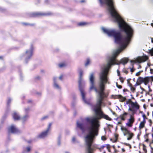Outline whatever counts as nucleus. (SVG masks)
I'll list each match as a JSON object with an SVG mask.
<instances>
[{
	"mask_svg": "<svg viewBox=\"0 0 153 153\" xmlns=\"http://www.w3.org/2000/svg\"><path fill=\"white\" fill-rule=\"evenodd\" d=\"M11 101V100L10 98H8L7 101V104L8 105H9Z\"/></svg>",
	"mask_w": 153,
	"mask_h": 153,
	"instance_id": "393cba45",
	"label": "nucleus"
},
{
	"mask_svg": "<svg viewBox=\"0 0 153 153\" xmlns=\"http://www.w3.org/2000/svg\"><path fill=\"white\" fill-rule=\"evenodd\" d=\"M150 73L151 74H153V69L150 68Z\"/></svg>",
	"mask_w": 153,
	"mask_h": 153,
	"instance_id": "4c0bfd02",
	"label": "nucleus"
},
{
	"mask_svg": "<svg viewBox=\"0 0 153 153\" xmlns=\"http://www.w3.org/2000/svg\"><path fill=\"white\" fill-rule=\"evenodd\" d=\"M128 114V113L126 112L124 113L123 114L121 115L120 116V118L121 120H125L126 118V116Z\"/></svg>",
	"mask_w": 153,
	"mask_h": 153,
	"instance_id": "2eb2a0df",
	"label": "nucleus"
},
{
	"mask_svg": "<svg viewBox=\"0 0 153 153\" xmlns=\"http://www.w3.org/2000/svg\"><path fill=\"white\" fill-rule=\"evenodd\" d=\"M29 117L28 115L26 114L22 118L21 120L23 122H24L27 120Z\"/></svg>",
	"mask_w": 153,
	"mask_h": 153,
	"instance_id": "f3484780",
	"label": "nucleus"
},
{
	"mask_svg": "<svg viewBox=\"0 0 153 153\" xmlns=\"http://www.w3.org/2000/svg\"><path fill=\"white\" fill-rule=\"evenodd\" d=\"M33 46L32 45H31L30 48L26 51L24 55V56L25 60H27L31 58L33 55Z\"/></svg>",
	"mask_w": 153,
	"mask_h": 153,
	"instance_id": "423d86ee",
	"label": "nucleus"
},
{
	"mask_svg": "<svg viewBox=\"0 0 153 153\" xmlns=\"http://www.w3.org/2000/svg\"><path fill=\"white\" fill-rule=\"evenodd\" d=\"M152 79V81H153V76L152 77H151Z\"/></svg>",
	"mask_w": 153,
	"mask_h": 153,
	"instance_id": "603ef678",
	"label": "nucleus"
},
{
	"mask_svg": "<svg viewBox=\"0 0 153 153\" xmlns=\"http://www.w3.org/2000/svg\"><path fill=\"white\" fill-rule=\"evenodd\" d=\"M103 153H105V151H103Z\"/></svg>",
	"mask_w": 153,
	"mask_h": 153,
	"instance_id": "864d4df0",
	"label": "nucleus"
},
{
	"mask_svg": "<svg viewBox=\"0 0 153 153\" xmlns=\"http://www.w3.org/2000/svg\"><path fill=\"white\" fill-rule=\"evenodd\" d=\"M125 73L126 74H127L128 73V72L127 71H126L125 72Z\"/></svg>",
	"mask_w": 153,
	"mask_h": 153,
	"instance_id": "8fccbe9b",
	"label": "nucleus"
},
{
	"mask_svg": "<svg viewBox=\"0 0 153 153\" xmlns=\"http://www.w3.org/2000/svg\"><path fill=\"white\" fill-rule=\"evenodd\" d=\"M148 121L149 123V125L150 126H151L152 124V121L150 119H149L148 120Z\"/></svg>",
	"mask_w": 153,
	"mask_h": 153,
	"instance_id": "c85d7f7f",
	"label": "nucleus"
},
{
	"mask_svg": "<svg viewBox=\"0 0 153 153\" xmlns=\"http://www.w3.org/2000/svg\"><path fill=\"white\" fill-rule=\"evenodd\" d=\"M151 41L152 43H153V38H151Z\"/></svg>",
	"mask_w": 153,
	"mask_h": 153,
	"instance_id": "de8ad7c7",
	"label": "nucleus"
},
{
	"mask_svg": "<svg viewBox=\"0 0 153 153\" xmlns=\"http://www.w3.org/2000/svg\"><path fill=\"white\" fill-rule=\"evenodd\" d=\"M79 90L81 92V94L82 96V99L85 103L89 104V102L86 101L85 98V92L83 87L85 86V82L82 79V76L83 75V71L81 70H79Z\"/></svg>",
	"mask_w": 153,
	"mask_h": 153,
	"instance_id": "7ed1b4c3",
	"label": "nucleus"
},
{
	"mask_svg": "<svg viewBox=\"0 0 153 153\" xmlns=\"http://www.w3.org/2000/svg\"><path fill=\"white\" fill-rule=\"evenodd\" d=\"M152 137L153 138V127L152 128Z\"/></svg>",
	"mask_w": 153,
	"mask_h": 153,
	"instance_id": "37998d69",
	"label": "nucleus"
},
{
	"mask_svg": "<svg viewBox=\"0 0 153 153\" xmlns=\"http://www.w3.org/2000/svg\"><path fill=\"white\" fill-rule=\"evenodd\" d=\"M143 150L145 152H147V150H146V148L145 147H143Z\"/></svg>",
	"mask_w": 153,
	"mask_h": 153,
	"instance_id": "ea45409f",
	"label": "nucleus"
},
{
	"mask_svg": "<svg viewBox=\"0 0 153 153\" xmlns=\"http://www.w3.org/2000/svg\"><path fill=\"white\" fill-rule=\"evenodd\" d=\"M121 130L123 133L124 136H127V140H130L131 139L132 137L134 136V134L131 132L130 131L128 130L126 127H121Z\"/></svg>",
	"mask_w": 153,
	"mask_h": 153,
	"instance_id": "39448f33",
	"label": "nucleus"
},
{
	"mask_svg": "<svg viewBox=\"0 0 153 153\" xmlns=\"http://www.w3.org/2000/svg\"><path fill=\"white\" fill-rule=\"evenodd\" d=\"M142 117L143 118V120H144L145 121H146V119H147V117H146V116L145 114H144V113H143V114H142Z\"/></svg>",
	"mask_w": 153,
	"mask_h": 153,
	"instance_id": "bb28decb",
	"label": "nucleus"
},
{
	"mask_svg": "<svg viewBox=\"0 0 153 153\" xmlns=\"http://www.w3.org/2000/svg\"><path fill=\"white\" fill-rule=\"evenodd\" d=\"M145 153H146V152H145Z\"/></svg>",
	"mask_w": 153,
	"mask_h": 153,
	"instance_id": "0e129e2a",
	"label": "nucleus"
},
{
	"mask_svg": "<svg viewBox=\"0 0 153 153\" xmlns=\"http://www.w3.org/2000/svg\"><path fill=\"white\" fill-rule=\"evenodd\" d=\"M140 85V84H139V83H138L137 81L136 83L134 85L136 86L138 85Z\"/></svg>",
	"mask_w": 153,
	"mask_h": 153,
	"instance_id": "79ce46f5",
	"label": "nucleus"
},
{
	"mask_svg": "<svg viewBox=\"0 0 153 153\" xmlns=\"http://www.w3.org/2000/svg\"><path fill=\"white\" fill-rule=\"evenodd\" d=\"M151 25L153 27V23H152Z\"/></svg>",
	"mask_w": 153,
	"mask_h": 153,
	"instance_id": "5fc2aeb1",
	"label": "nucleus"
},
{
	"mask_svg": "<svg viewBox=\"0 0 153 153\" xmlns=\"http://www.w3.org/2000/svg\"><path fill=\"white\" fill-rule=\"evenodd\" d=\"M130 71L131 72V73H132L134 71V69L133 68H130Z\"/></svg>",
	"mask_w": 153,
	"mask_h": 153,
	"instance_id": "e433bc0d",
	"label": "nucleus"
},
{
	"mask_svg": "<svg viewBox=\"0 0 153 153\" xmlns=\"http://www.w3.org/2000/svg\"><path fill=\"white\" fill-rule=\"evenodd\" d=\"M13 118L15 120H18L20 119V117L18 113L14 112L12 115Z\"/></svg>",
	"mask_w": 153,
	"mask_h": 153,
	"instance_id": "ddd939ff",
	"label": "nucleus"
},
{
	"mask_svg": "<svg viewBox=\"0 0 153 153\" xmlns=\"http://www.w3.org/2000/svg\"><path fill=\"white\" fill-rule=\"evenodd\" d=\"M58 144H59V145L60 144V143L59 142H59H58Z\"/></svg>",
	"mask_w": 153,
	"mask_h": 153,
	"instance_id": "6e6d98bb",
	"label": "nucleus"
},
{
	"mask_svg": "<svg viewBox=\"0 0 153 153\" xmlns=\"http://www.w3.org/2000/svg\"><path fill=\"white\" fill-rule=\"evenodd\" d=\"M90 63V60L89 59H87L86 62L85 63V66H88Z\"/></svg>",
	"mask_w": 153,
	"mask_h": 153,
	"instance_id": "5701e85b",
	"label": "nucleus"
},
{
	"mask_svg": "<svg viewBox=\"0 0 153 153\" xmlns=\"http://www.w3.org/2000/svg\"><path fill=\"white\" fill-rule=\"evenodd\" d=\"M45 117H44L43 118V119H44L45 118Z\"/></svg>",
	"mask_w": 153,
	"mask_h": 153,
	"instance_id": "bf43d9fd",
	"label": "nucleus"
},
{
	"mask_svg": "<svg viewBox=\"0 0 153 153\" xmlns=\"http://www.w3.org/2000/svg\"><path fill=\"white\" fill-rule=\"evenodd\" d=\"M149 52L152 56H153V48L149 50Z\"/></svg>",
	"mask_w": 153,
	"mask_h": 153,
	"instance_id": "4be33fe9",
	"label": "nucleus"
},
{
	"mask_svg": "<svg viewBox=\"0 0 153 153\" xmlns=\"http://www.w3.org/2000/svg\"><path fill=\"white\" fill-rule=\"evenodd\" d=\"M63 76L62 75H61L59 77V79L62 80L63 78Z\"/></svg>",
	"mask_w": 153,
	"mask_h": 153,
	"instance_id": "a19ab883",
	"label": "nucleus"
},
{
	"mask_svg": "<svg viewBox=\"0 0 153 153\" xmlns=\"http://www.w3.org/2000/svg\"><path fill=\"white\" fill-rule=\"evenodd\" d=\"M152 115H153V111L152 112Z\"/></svg>",
	"mask_w": 153,
	"mask_h": 153,
	"instance_id": "e2e57ef3",
	"label": "nucleus"
},
{
	"mask_svg": "<svg viewBox=\"0 0 153 153\" xmlns=\"http://www.w3.org/2000/svg\"><path fill=\"white\" fill-rule=\"evenodd\" d=\"M51 125H52V124L51 123H50L49 124L48 128H47V129L46 130L47 131H48L49 132L50 130L51 127Z\"/></svg>",
	"mask_w": 153,
	"mask_h": 153,
	"instance_id": "b1692460",
	"label": "nucleus"
},
{
	"mask_svg": "<svg viewBox=\"0 0 153 153\" xmlns=\"http://www.w3.org/2000/svg\"><path fill=\"white\" fill-rule=\"evenodd\" d=\"M130 88L131 90L132 91H134L135 90V88L133 87H131Z\"/></svg>",
	"mask_w": 153,
	"mask_h": 153,
	"instance_id": "473e14b6",
	"label": "nucleus"
},
{
	"mask_svg": "<svg viewBox=\"0 0 153 153\" xmlns=\"http://www.w3.org/2000/svg\"><path fill=\"white\" fill-rule=\"evenodd\" d=\"M129 87L131 88V87H132V84L131 83H129Z\"/></svg>",
	"mask_w": 153,
	"mask_h": 153,
	"instance_id": "c03bdc74",
	"label": "nucleus"
},
{
	"mask_svg": "<svg viewBox=\"0 0 153 153\" xmlns=\"http://www.w3.org/2000/svg\"><path fill=\"white\" fill-rule=\"evenodd\" d=\"M45 14H43V13H35L34 14V15L33 16H39V15H45Z\"/></svg>",
	"mask_w": 153,
	"mask_h": 153,
	"instance_id": "412c9836",
	"label": "nucleus"
},
{
	"mask_svg": "<svg viewBox=\"0 0 153 153\" xmlns=\"http://www.w3.org/2000/svg\"><path fill=\"white\" fill-rule=\"evenodd\" d=\"M100 5H106L113 20L117 22L120 28L125 33V35L122 36L118 31L114 29H107L102 28L103 32L109 36L113 37L115 42L120 45L119 48L115 51L113 55L109 59L108 63L104 65L99 75V85L105 86L106 83H109L108 81L107 75L111 65L121 63L123 65L126 64L128 61L127 58L122 59L120 61H117L115 59L117 56L124 49L130 42L133 36V30L131 27L125 22L119 15L115 9L113 2H99Z\"/></svg>",
	"mask_w": 153,
	"mask_h": 153,
	"instance_id": "f257e3e1",
	"label": "nucleus"
},
{
	"mask_svg": "<svg viewBox=\"0 0 153 153\" xmlns=\"http://www.w3.org/2000/svg\"><path fill=\"white\" fill-rule=\"evenodd\" d=\"M117 86L119 88H121L122 87V86L120 85H119L117 83V82L116 83Z\"/></svg>",
	"mask_w": 153,
	"mask_h": 153,
	"instance_id": "2f4dec72",
	"label": "nucleus"
},
{
	"mask_svg": "<svg viewBox=\"0 0 153 153\" xmlns=\"http://www.w3.org/2000/svg\"><path fill=\"white\" fill-rule=\"evenodd\" d=\"M30 110V108H27L25 109V111L26 113L28 112Z\"/></svg>",
	"mask_w": 153,
	"mask_h": 153,
	"instance_id": "f704fd0d",
	"label": "nucleus"
},
{
	"mask_svg": "<svg viewBox=\"0 0 153 153\" xmlns=\"http://www.w3.org/2000/svg\"><path fill=\"white\" fill-rule=\"evenodd\" d=\"M32 102V101H31V100H29L28 101V102H30H30Z\"/></svg>",
	"mask_w": 153,
	"mask_h": 153,
	"instance_id": "09e8293b",
	"label": "nucleus"
},
{
	"mask_svg": "<svg viewBox=\"0 0 153 153\" xmlns=\"http://www.w3.org/2000/svg\"><path fill=\"white\" fill-rule=\"evenodd\" d=\"M87 24V23L85 22H82L79 23L78 25L80 26H83L86 25Z\"/></svg>",
	"mask_w": 153,
	"mask_h": 153,
	"instance_id": "a878e982",
	"label": "nucleus"
},
{
	"mask_svg": "<svg viewBox=\"0 0 153 153\" xmlns=\"http://www.w3.org/2000/svg\"><path fill=\"white\" fill-rule=\"evenodd\" d=\"M26 149H27V151L28 152H30V151L31 150V148L30 147H27Z\"/></svg>",
	"mask_w": 153,
	"mask_h": 153,
	"instance_id": "7c9ffc66",
	"label": "nucleus"
},
{
	"mask_svg": "<svg viewBox=\"0 0 153 153\" xmlns=\"http://www.w3.org/2000/svg\"><path fill=\"white\" fill-rule=\"evenodd\" d=\"M59 66L60 68H62L65 67L66 65V64L64 63H61L59 64Z\"/></svg>",
	"mask_w": 153,
	"mask_h": 153,
	"instance_id": "aec40b11",
	"label": "nucleus"
},
{
	"mask_svg": "<svg viewBox=\"0 0 153 153\" xmlns=\"http://www.w3.org/2000/svg\"><path fill=\"white\" fill-rule=\"evenodd\" d=\"M149 134H147L145 135V138H146V142H148L149 141V139L148 138V137Z\"/></svg>",
	"mask_w": 153,
	"mask_h": 153,
	"instance_id": "cd10ccee",
	"label": "nucleus"
},
{
	"mask_svg": "<svg viewBox=\"0 0 153 153\" xmlns=\"http://www.w3.org/2000/svg\"><path fill=\"white\" fill-rule=\"evenodd\" d=\"M101 139L102 140H106V138H105V137L104 136H102L101 137Z\"/></svg>",
	"mask_w": 153,
	"mask_h": 153,
	"instance_id": "c9c22d12",
	"label": "nucleus"
},
{
	"mask_svg": "<svg viewBox=\"0 0 153 153\" xmlns=\"http://www.w3.org/2000/svg\"><path fill=\"white\" fill-rule=\"evenodd\" d=\"M142 72L143 71H141L138 72L136 73V75L137 76H139L140 74V73Z\"/></svg>",
	"mask_w": 153,
	"mask_h": 153,
	"instance_id": "c756f323",
	"label": "nucleus"
},
{
	"mask_svg": "<svg viewBox=\"0 0 153 153\" xmlns=\"http://www.w3.org/2000/svg\"><path fill=\"white\" fill-rule=\"evenodd\" d=\"M148 59V57L146 56L143 57H138L134 60H131V63H140L146 61Z\"/></svg>",
	"mask_w": 153,
	"mask_h": 153,
	"instance_id": "0eeeda50",
	"label": "nucleus"
},
{
	"mask_svg": "<svg viewBox=\"0 0 153 153\" xmlns=\"http://www.w3.org/2000/svg\"><path fill=\"white\" fill-rule=\"evenodd\" d=\"M65 153H68V152H65Z\"/></svg>",
	"mask_w": 153,
	"mask_h": 153,
	"instance_id": "052dcab7",
	"label": "nucleus"
},
{
	"mask_svg": "<svg viewBox=\"0 0 153 153\" xmlns=\"http://www.w3.org/2000/svg\"><path fill=\"white\" fill-rule=\"evenodd\" d=\"M137 81L139 84H140L142 83L143 82V78L140 77L138 79Z\"/></svg>",
	"mask_w": 153,
	"mask_h": 153,
	"instance_id": "a211bd4d",
	"label": "nucleus"
},
{
	"mask_svg": "<svg viewBox=\"0 0 153 153\" xmlns=\"http://www.w3.org/2000/svg\"><path fill=\"white\" fill-rule=\"evenodd\" d=\"M122 152H124L125 151V150L123 148H122Z\"/></svg>",
	"mask_w": 153,
	"mask_h": 153,
	"instance_id": "a18cd8bd",
	"label": "nucleus"
},
{
	"mask_svg": "<svg viewBox=\"0 0 153 153\" xmlns=\"http://www.w3.org/2000/svg\"><path fill=\"white\" fill-rule=\"evenodd\" d=\"M141 68V66L140 65H139L138 66V68L139 69Z\"/></svg>",
	"mask_w": 153,
	"mask_h": 153,
	"instance_id": "49530a36",
	"label": "nucleus"
},
{
	"mask_svg": "<svg viewBox=\"0 0 153 153\" xmlns=\"http://www.w3.org/2000/svg\"><path fill=\"white\" fill-rule=\"evenodd\" d=\"M120 79L122 83H123V82L124 79L123 78L120 77Z\"/></svg>",
	"mask_w": 153,
	"mask_h": 153,
	"instance_id": "72a5a7b5",
	"label": "nucleus"
},
{
	"mask_svg": "<svg viewBox=\"0 0 153 153\" xmlns=\"http://www.w3.org/2000/svg\"><path fill=\"white\" fill-rule=\"evenodd\" d=\"M146 123V121L144 120H143L140 123L139 127L140 129V130L144 127Z\"/></svg>",
	"mask_w": 153,
	"mask_h": 153,
	"instance_id": "4468645a",
	"label": "nucleus"
},
{
	"mask_svg": "<svg viewBox=\"0 0 153 153\" xmlns=\"http://www.w3.org/2000/svg\"><path fill=\"white\" fill-rule=\"evenodd\" d=\"M53 80H54V87L55 88L57 89H60V87L59 86V85L56 82V81H55L56 78H54L53 79Z\"/></svg>",
	"mask_w": 153,
	"mask_h": 153,
	"instance_id": "dca6fc26",
	"label": "nucleus"
},
{
	"mask_svg": "<svg viewBox=\"0 0 153 153\" xmlns=\"http://www.w3.org/2000/svg\"><path fill=\"white\" fill-rule=\"evenodd\" d=\"M75 140H76L75 138L74 137H73L72 139V141L73 142H75Z\"/></svg>",
	"mask_w": 153,
	"mask_h": 153,
	"instance_id": "58836bf2",
	"label": "nucleus"
},
{
	"mask_svg": "<svg viewBox=\"0 0 153 153\" xmlns=\"http://www.w3.org/2000/svg\"><path fill=\"white\" fill-rule=\"evenodd\" d=\"M139 153H141V152H140V151H139Z\"/></svg>",
	"mask_w": 153,
	"mask_h": 153,
	"instance_id": "13d9d810",
	"label": "nucleus"
},
{
	"mask_svg": "<svg viewBox=\"0 0 153 153\" xmlns=\"http://www.w3.org/2000/svg\"><path fill=\"white\" fill-rule=\"evenodd\" d=\"M2 57L1 56H0V59H2Z\"/></svg>",
	"mask_w": 153,
	"mask_h": 153,
	"instance_id": "4d7b16f0",
	"label": "nucleus"
},
{
	"mask_svg": "<svg viewBox=\"0 0 153 153\" xmlns=\"http://www.w3.org/2000/svg\"><path fill=\"white\" fill-rule=\"evenodd\" d=\"M49 131L46 130L39 134L38 137L39 138H43L46 137L48 134Z\"/></svg>",
	"mask_w": 153,
	"mask_h": 153,
	"instance_id": "9d476101",
	"label": "nucleus"
},
{
	"mask_svg": "<svg viewBox=\"0 0 153 153\" xmlns=\"http://www.w3.org/2000/svg\"><path fill=\"white\" fill-rule=\"evenodd\" d=\"M77 126L82 131H84L85 128V125L79 122H77Z\"/></svg>",
	"mask_w": 153,
	"mask_h": 153,
	"instance_id": "9b49d317",
	"label": "nucleus"
},
{
	"mask_svg": "<svg viewBox=\"0 0 153 153\" xmlns=\"http://www.w3.org/2000/svg\"><path fill=\"white\" fill-rule=\"evenodd\" d=\"M8 130L9 133H12L16 134L19 132V129L15 126L13 125H12L10 126L8 128Z\"/></svg>",
	"mask_w": 153,
	"mask_h": 153,
	"instance_id": "6e6552de",
	"label": "nucleus"
},
{
	"mask_svg": "<svg viewBox=\"0 0 153 153\" xmlns=\"http://www.w3.org/2000/svg\"><path fill=\"white\" fill-rule=\"evenodd\" d=\"M134 121V117L131 115L130 118L128 120L127 123L126 124V126L128 127H132Z\"/></svg>",
	"mask_w": 153,
	"mask_h": 153,
	"instance_id": "1a4fd4ad",
	"label": "nucleus"
},
{
	"mask_svg": "<svg viewBox=\"0 0 153 153\" xmlns=\"http://www.w3.org/2000/svg\"><path fill=\"white\" fill-rule=\"evenodd\" d=\"M126 104H129L128 111L134 112V109L138 110L139 108V106L137 102H133L131 99L126 101Z\"/></svg>",
	"mask_w": 153,
	"mask_h": 153,
	"instance_id": "20e7f679",
	"label": "nucleus"
},
{
	"mask_svg": "<svg viewBox=\"0 0 153 153\" xmlns=\"http://www.w3.org/2000/svg\"><path fill=\"white\" fill-rule=\"evenodd\" d=\"M149 82V79L147 77L143 78V82L145 83V84H146Z\"/></svg>",
	"mask_w": 153,
	"mask_h": 153,
	"instance_id": "6ab92c4d",
	"label": "nucleus"
},
{
	"mask_svg": "<svg viewBox=\"0 0 153 153\" xmlns=\"http://www.w3.org/2000/svg\"><path fill=\"white\" fill-rule=\"evenodd\" d=\"M83 1H81V2H83Z\"/></svg>",
	"mask_w": 153,
	"mask_h": 153,
	"instance_id": "680f3d73",
	"label": "nucleus"
},
{
	"mask_svg": "<svg viewBox=\"0 0 153 153\" xmlns=\"http://www.w3.org/2000/svg\"><path fill=\"white\" fill-rule=\"evenodd\" d=\"M117 73H118V75L119 74V72L118 70H117Z\"/></svg>",
	"mask_w": 153,
	"mask_h": 153,
	"instance_id": "3c124183",
	"label": "nucleus"
},
{
	"mask_svg": "<svg viewBox=\"0 0 153 153\" xmlns=\"http://www.w3.org/2000/svg\"><path fill=\"white\" fill-rule=\"evenodd\" d=\"M89 80L90 83V90L94 89L95 92L98 93V95L96 104L92 108L93 110L96 114L93 117H87L85 119V121L89 124V126L87 128L88 133L85 137V142L86 153H93L95 149H98L100 152H101L105 147V146H100L96 144L92 145L95 137L98 134L100 126V122L98 120L102 118H104L108 120H111V119L108 115L103 114L101 110V107L105 105V103L102 101L104 98L107 97L106 95L104 92L105 86L99 85L98 89L95 87L94 73L91 74L89 76Z\"/></svg>",
	"mask_w": 153,
	"mask_h": 153,
	"instance_id": "f03ea898",
	"label": "nucleus"
},
{
	"mask_svg": "<svg viewBox=\"0 0 153 153\" xmlns=\"http://www.w3.org/2000/svg\"><path fill=\"white\" fill-rule=\"evenodd\" d=\"M114 97V98H119V99L120 101L122 102L124 101L126 99V97H123L120 95H115Z\"/></svg>",
	"mask_w": 153,
	"mask_h": 153,
	"instance_id": "f8f14e48",
	"label": "nucleus"
}]
</instances>
